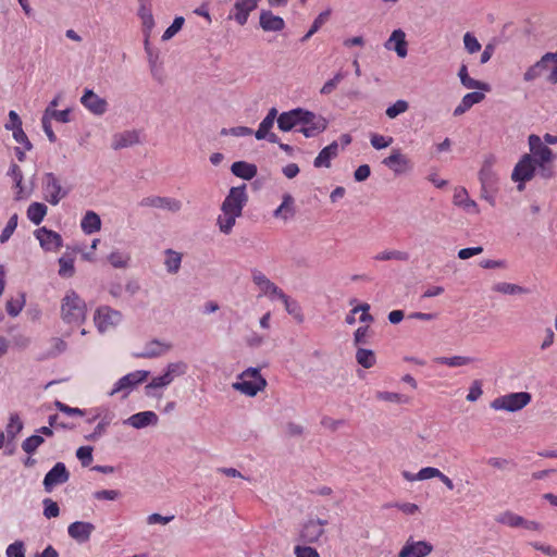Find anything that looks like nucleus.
Segmentation results:
<instances>
[{
	"label": "nucleus",
	"instance_id": "1",
	"mask_svg": "<svg viewBox=\"0 0 557 557\" xmlns=\"http://www.w3.org/2000/svg\"><path fill=\"white\" fill-rule=\"evenodd\" d=\"M87 314L86 302L74 292L69 290L61 302V318L67 324H82Z\"/></svg>",
	"mask_w": 557,
	"mask_h": 557
},
{
	"label": "nucleus",
	"instance_id": "2",
	"mask_svg": "<svg viewBox=\"0 0 557 557\" xmlns=\"http://www.w3.org/2000/svg\"><path fill=\"white\" fill-rule=\"evenodd\" d=\"M267 386L265 379L256 368H249L239 374L237 382L233 384L234 389L246 396L253 397Z\"/></svg>",
	"mask_w": 557,
	"mask_h": 557
},
{
	"label": "nucleus",
	"instance_id": "3",
	"mask_svg": "<svg viewBox=\"0 0 557 557\" xmlns=\"http://www.w3.org/2000/svg\"><path fill=\"white\" fill-rule=\"evenodd\" d=\"M548 63H553L554 65L547 75V82L553 85L557 84V51L545 53L541 60H539L535 64L525 71L523 79L525 82H532L536 79L543 74L544 71L548 69Z\"/></svg>",
	"mask_w": 557,
	"mask_h": 557
},
{
	"label": "nucleus",
	"instance_id": "4",
	"mask_svg": "<svg viewBox=\"0 0 557 557\" xmlns=\"http://www.w3.org/2000/svg\"><path fill=\"white\" fill-rule=\"evenodd\" d=\"M531 394L528 392L510 393L495 398L491 407L495 410L518 411L531 401Z\"/></svg>",
	"mask_w": 557,
	"mask_h": 557
},
{
	"label": "nucleus",
	"instance_id": "5",
	"mask_svg": "<svg viewBox=\"0 0 557 557\" xmlns=\"http://www.w3.org/2000/svg\"><path fill=\"white\" fill-rule=\"evenodd\" d=\"M536 171V162L531 154H523L518 163L515 165L511 180L518 183V190L522 191L525 183L531 181Z\"/></svg>",
	"mask_w": 557,
	"mask_h": 557
},
{
	"label": "nucleus",
	"instance_id": "6",
	"mask_svg": "<svg viewBox=\"0 0 557 557\" xmlns=\"http://www.w3.org/2000/svg\"><path fill=\"white\" fill-rule=\"evenodd\" d=\"M42 190L45 200L52 206H57L69 194V189L61 185L60 180L53 173L45 174Z\"/></svg>",
	"mask_w": 557,
	"mask_h": 557
},
{
	"label": "nucleus",
	"instance_id": "7",
	"mask_svg": "<svg viewBox=\"0 0 557 557\" xmlns=\"http://www.w3.org/2000/svg\"><path fill=\"white\" fill-rule=\"evenodd\" d=\"M329 524V521L320 518H309L299 531V540L306 544L318 543L319 540L324 535V528Z\"/></svg>",
	"mask_w": 557,
	"mask_h": 557
},
{
	"label": "nucleus",
	"instance_id": "8",
	"mask_svg": "<svg viewBox=\"0 0 557 557\" xmlns=\"http://www.w3.org/2000/svg\"><path fill=\"white\" fill-rule=\"evenodd\" d=\"M327 121L310 111L302 110L300 128L298 129L306 137H314L325 131Z\"/></svg>",
	"mask_w": 557,
	"mask_h": 557
},
{
	"label": "nucleus",
	"instance_id": "9",
	"mask_svg": "<svg viewBox=\"0 0 557 557\" xmlns=\"http://www.w3.org/2000/svg\"><path fill=\"white\" fill-rule=\"evenodd\" d=\"M248 201V195L246 193V184L242 186L232 187L228 195L225 197L221 210H227L232 213L242 215L243 208Z\"/></svg>",
	"mask_w": 557,
	"mask_h": 557
},
{
	"label": "nucleus",
	"instance_id": "10",
	"mask_svg": "<svg viewBox=\"0 0 557 557\" xmlns=\"http://www.w3.org/2000/svg\"><path fill=\"white\" fill-rule=\"evenodd\" d=\"M122 314L108 306L99 307L95 313V324L103 333L120 323Z\"/></svg>",
	"mask_w": 557,
	"mask_h": 557
},
{
	"label": "nucleus",
	"instance_id": "11",
	"mask_svg": "<svg viewBox=\"0 0 557 557\" xmlns=\"http://www.w3.org/2000/svg\"><path fill=\"white\" fill-rule=\"evenodd\" d=\"M149 375L148 371L137 370L122 376L115 384L110 395L124 392V397L128 395L129 391L137 384L143 383Z\"/></svg>",
	"mask_w": 557,
	"mask_h": 557
},
{
	"label": "nucleus",
	"instance_id": "12",
	"mask_svg": "<svg viewBox=\"0 0 557 557\" xmlns=\"http://www.w3.org/2000/svg\"><path fill=\"white\" fill-rule=\"evenodd\" d=\"M433 545L428 541H416L413 537H409L397 557H426L433 552Z\"/></svg>",
	"mask_w": 557,
	"mask_h": 557
},
{
	"label": "nucleus",
	"instance_id": "13",
	"mask_svg": "<svg viewBox=\"0 0 557 557\" xmlns=\"http://www.w3.org/2000/svg\"><path fill=\"white\" fill-rule=\"evenodd\" d=\"M70 472L63 462H57L45 475L44 487L45 491L50 493L54 486L67 482Z\"/></svg>",
	"mask_w": 557,
	"mask_h": 557
},
{
	"label": "nucleus",
	"instance_id": "14",
	"mask_svg": "<svg viewBox=\"0 0 557 557\" xmlns=\"http://www.w3.org/2000/svg\"><path fill=\"white\" fill-rule=\"evenodd\" d=\"M259 2L260 0H235L228 18L234 20L238 25L244 26L248 21L249 14L257 9Z\"/></svg>",
	"mask_w": 557,
	"mask_h": 557
},
{
	"label": "nucleus",
	"instance_id": "15",
	"mask_svg": "<svg viewBox=\"0 0 557 557\" xmlns=\"http://www.w3.org/2000/svg\"><path fill=\"white\" fill-rule=\"evenodd\" d=\"M252 282L263 296L280 299L284 295V292L259 270L252 271Z\"/></svg>",
	"mask_w": 557,
	"mask_h": 557
},
{
	"label": "nucleus",
	"instance_id": "16",
	"mask_svg": "<svg viewBox=\"0 0 557 557\" xmlns=\"http://www.w3.org/2000/svg\"><path fill=\"white\" fill-rule=\"evenodd\" d=\"M81 103L95 115H102L108 110L107 100L99 97L91 89H85Z\"/></svg>",
	"mask_w": 557,
	"mask_h": 557
},
{
	"label": "nucleus",
	"instance_id": "17",
	"mask_svg": "<svg viewBox=\"0 0 557 557\" xmlns=\"http://www.w3.org/2000/svg\"><path fill=\"white\" fill-rule=\"evenodd\" d=\"M141 207H151L164 209L171 212H177L182 208V202L171 197L150 196L143 198L139 202Z\"/></svg>",
	"mask_w": 557,
	"mask_h": 557
},
{
	"label": "nucleus",
	"instance_id": "18",
	"mask_svg": "<svg viewBox=\"0 0 557 557\" xmlns=\"http://www.w3.org/2000/svg\"><path fill=\"white\" fill-rule=\"evenodd\" d=\"M382 163L395 174L405 173L412 168L410 160L401 153L400 149H393L391 154L383 159Z\"/></svg>",
	"mask_w": 557,
	"mask_h": 557
},
{
	"label": "nucleus",
	"instance_id": "19",
	"mask_svg": "<svg viewBox=\"0 0 557 557\" xmlns=\"http://www.w3.org/2000/svg\"><path fill=\"white\" fill-rule=\"evenodd\" d=\"M530 154L533 157L535 162L539 161H553L554 153L549 147L542 143L540 136L532 134L529 136Z\"/></svg>",
	"mask_w": 557,
	"mask_h": 557
},
{
	"label": "nucleus",
	"instance_id": "20",
	"mask_svg": "<svg viewBox=\"0 0 557 557\" xmlns=\"http://www.w3.org/2000/svg\"><path fill=\"white\" fill-rule=\"evenodd\" d=\"M40 246L47 251H55L62 246V237L57 232L41 227L35 232Z\"/></svg>",
	"mask_w": 557,
	"mask_h": 557
},
{
	"label": "nucleus",
	"instance_id": "21",
	"mask_svg": "<svg viewBox=\"0 0 557 557\" xmlns=\"http://www.w3.org/2000/svg\"><path fill=\"white\" fill-rule=\"evenodd\" d=\"M94 530L95 525L90 522L75 521L69 525L67 533L76 542L85 543L89 541Z\"/></svg>",
	"mask_w": 557,
	"mask_h": 557
},
{
	"label": "nucleus",
	"instance_id": "22",
	"mask_svg": "<svg viewBox=\"0 0 557 557\" xmlns=\"http://www.w3.org/2000/svg\"><path fill=\"white\" fill-rule=\"evenodd\" d=\"M259 24L264 32H281L285 28V21L270 10H261Z\"/></svg>",
	"mask_w": 557,
	"mask_h": 557
},
{
	"label": "nucleus",
	"instance_id": "23",
	"mask_svg": "<svg viewBox=\"0 0 557 557\" xmlns=\"http://www.w3.org/2000/svg\"><path fill=\"white\" fill-rule=\"evenodd\" d=\"M384 46L387 50H394L399 58H405L408 53L406 34L401 29H395Z\"/></svg>",
	"mask_w": 557,
	"mask_h": 557
},
{
	"label": "nucleus",
	"instance_id": "24",
	"mask_svg": "<svg viewBox=\"0 0 557 557\" xmlns=\"http://www.w3.org/2000/svg\"><path fill=\"white\" fill-rule=\"evenodd\" d=\"M454 205L463 208L469 213L478 214L480 212L479 206L470 199L468 191L465 187H457L453 197Z\"/></svg>",
	"mask_w": 557,
	"mask_h": 557
},
{
	"label": "nucleus",
	"instance_id": "25",
	"mask_svg": "<svg viewBox=\"0 0 557 557\" xmlns=\"http://www.w3.org/2000/svg\"><path fill=\"white\" fill-rule=\"evenodd\" d=\"M302 109H294L288 112H283L277 117L278 128L283 132H288L296 126H300Z\"/></svg>",
	"mask_w": 557,
	"mask_h": 557
},
{
	"label": "nucleus",
	"instance_id": "26",
	"mask_svg": "<svg viewBox=\"0 0 557 557\" xmlns=\"http://www.w3.org/2000/svg\"><path fill=\"white\" fill-rule=\"evenodd\" d=\"M493 159L485 160L482 169L479 172V180L482 184L483 191L495 188L497 184L496 173L493 171Z\"/></svg>",
	"mask_w": 557,
	"mask_h": 557
},
{
	"label": "nucleus",
	"instance_id": "27",
	"mask_svg": "<svg viewBox=\"0 0 557 557\" xmlns=\"http://www.w3.org/2000/svg\"><path fill=\"white\" fill-rule=\"evenodd\" d=\"M337 154L338 144L336 141H333L319 152V154L315 157L313 161V165L315 168H330L332 159L336 158Z\"/></svg>",
	"mask_w": 557,
	"mask_h": 557
},
{
	"label": "nucleus",
	"instance_id": "28",
	"mask_svg": "<svg viewBox=\"0 0 557 557\" xmlns=\"http://www.w3.org/2000/svg\"><path fill=\"white\" fill-rule=\"evenodd\" d=\"M485 98L483 92L472 91L465 95L460 101V103L455 108L454 115L459 116L466 113L469 109H471L474 104L480 103Z\"/></svg>",
	"mask_w": 557,
	"mask_h": 557
},
{
	"label": "nucleus",
	"instance_id": "29",
	"mask_svg": "<svg viewBox=\"0 0 557 557\" xmlns=\"http://www.w3.org/2000/svg\"><path fill=\"white\" fill-rule=\"evenodd\" d=\"M135 429H143L158 422V416L153 411H143L131 416L127 421Z\"/></svg>",
	"mask_w": 557,
	"mask_h": 557
},
{
	"label": "nucleus",
	"instance_id": "30",
	"mask_svg": "<svg viewBox=\"0 0 557 557\" xmlns=\"http://www.w3.org/2000/svg\"><path fill=\"white\" fill-rule=\"evenodd\" d=\"M139 143V134L136 131H126L114 135L112 148L117 150Z\"/></svg>",
	"mask_w": 557,
	"mask_h": 557
},
{
	"label": "nucleus",
	"instance_id": "31",
	"mask_svg": "<svg viewBox=\"0 0 557 557\" xmlns=\"http://www.w3.org/2000/svg\"><path fill=\"white\" fill-rule=\"evenodd\" d=\"M171 348V345L161 343L159 341L149 342L141 352L136 354L137 358H154L165 354Z\"/></svg>",
	"mask_w": 557,
	"mask_h": 557
},
{
	"label": "nucleus",
	"instance_id": "32",
	"mask_svg": "<svg viewBox=\"0 0 557 557\" xmlns=\"http://www.w3.org/2000/svg\"><path fill=\"white\" fill-rule=\"evenodd\" d=\"M231 171L235 176L247 181L257 175V166L245 161L234 162L231 166Z\"/></svg>",
	"mask_w": 557,
	"mask_h": 557
},
{
	"label": "nucleus",
	"instance_id": "33",
	"mask_svg": "<svg viewBox=\"0 0 557 557\" xmlns=\"http://www.w3.org/2000/svg\"><path fill=\"white\" fill-rule=\"evenodd\" d=\"M81 227L83 232L88 235L100 231V216L94 211H87L81 221Z\"/></svg>",
	"mask_w": 557,
	"mask_h": 557
},
{
	"label": "nucleus",
	"instance_id": "34",
	"mask_svg": "<svg viewBox=\"0 0 557 557\" xmlns=\"http://www.w3.org/2000/svg\"><path fill=\"white\" fill-rule=\"evenodd\" d=\"M138 16L140 17L144 27L147 30H151L154 26V20L151 12V0H138Z\"/></svg>",
	"mask_w": 557,
	"mask_h": 557
},
{
	"label": "nucleus",
	"instance_id": "35",
	"mask_svg": "<svg viewBox=\"0 0 557 557\" xmlns=\"http://www.w3.org/2000/svg\"><path fill=\"white\" fill-rule=\"evenodd\" d=\"M434 361L438 364H445L450 368L468 366L474 362V358L468 356L437 357Z\"/></svg>",
	"mask_w": 557,
	"mask_h": 557
},
{
	"label": "nucleus",
	"instance_id": "36",
	"mask_svg": "<svg viewBox=\"0 0 557 557\" xmlns=\"http://www.w3.org/2000/svg\"><path fill=\"white\" fill-rule=\"evenodd\" d=\"M47 214V206L41 202H33L27 209V218L35 225H39Z\"/></svg>",
	"mask_w": 557,
	"mask_h": 557
},
{
	"label": "nucleus",
	"instance_id": "37",
	"mask_svg": "<svg viewBox=\"0 0 557 557\" xmlns=\"http://www.w3.org/2000/svg\"><path fill=\"white\" fill-rule=\"evenodd\" d=\"M238 216L239 215L236 213H232L227 210H222V214H220L218 218V225L220 231L224 234H230Z\"/></svg>",
	"mask_w": 557,
	"mask_h": 557
},
{
	"label": "nucleus",
	"instance_id": "38",
	"mask_svg": "<svg viewBox=\"0 0 557 557\" xmlns=\"http://www.w3.org/2000/svg\"><path fill=\"white\" fill-rule=\"evenodd\" d=\"M280 300H282L286 311L289 314H292L298 322H302L304 315L301 312V308L299 307V305L296 300H292L285 293L280 298Z\"/></svg>",
	"mask_w": 557,
	"mask_h": 557
},
{
	"label": "nucleus",
	"instance_id": "39",
	"mask_svg": "<svg viewBox=\"0 0 557 557\" xmlns=\"http://www.w3.org/2000/svg\"><path fill=\"white\" fill-rule=\"evenodd\" d=\"M357 362L366 369H370L375 364V355L370 349L359 348L356 352Z\"/></svg>",
	"mask_w": 557,
	"mask_h": 557
},
{
	"label": "nucleus",
	"instance_id": "40",
	"mask_svg": "<svg viewBox=\"0 0 557 557\" xmlns=\"http://www.w3.org/2000/svg\"><path fill=\"white\" fill-rule=\"evenodd\" d=\"M493 290L504 294V295H516V294H527L528 289L512 283L502 282L494 285Z\"/></svg>",
	"mask_w": 557,
	"mask_h": 557
},
{
	"label": "nucleus",
	"instance_id": "41",
	"mask_svg": "<svg viewBox=\"0 0 557 557\" xmlns=\"http://www.w3.org/2000/svg\"><path fill=\"white\" fill-rule=\"evenodd\" d=\"M165 255H166V258H165L164 264H165L168 272L176 273L181 268L182 255L174 250H171V249H168L165 251Z\"/></svg>",
	"mask_w": 557,
	"mask_h": 557
},
{
	"label": "nucleus",
	"instance_id": "42",
	"mask_svg": "<svg viewBox=\"0 0 557 557\" xmlns=\"http://www.w3.org/2000/svg\"><path fill=\"white\" fill-rule=\"evenodd\" d=\"M293 203L294 199L289 194L284 195L283 202L281 206L274 211L275 218H282L284 220L288 219L293 214Z\"/></svg>",
	"mask_w": 557,
	"mask_h": 557
},
{
	"label": "nucleus",
	"instance_id": "43",
	"mask_svg": "<svg viewBox=\"0 0 557 557\" xmlns=\"http://www.w3.org/2000/svg\"><path fill=\"white\" fill-rule=\"evenodd\" d=\"M497 522L510 528H519L523 523V517L511 511H505L497 517Z\"/></svg>",
	"mask_w": 557,
	"mask_h": 557
},
{
	"label": "nucleus",
	"instance_id": "44",
	"mask_svg": "<svg viewBox=\"0 0 557 557\" xmlns=\"http://www.w3.org/2000/svg\"><path fill=\"white\" fill-rule=\"evenodd\" d=\"M377 261H388V260H397V261H407L409 259V255L405 251L400 250H384L375 255L374 257Z\"/></svg>",
	"mask_w": 557,
	"mask_h": 557
},
{
	"label": "nucleus",
	"instance_id": "45",
	"mask_svg": "<svg viewBox=\"0 0 557 557\" xmlns=\"http://www.w3.org/2000/svg\"><path fill=\"white\" fill-rule=\"evenodd\" d=\"M9 175L12 177V180L15 184V188L17 189L16 199H21L23 197L22 196V194H23V187H22L23 173H22L21 168L17 164L13 163L10 166Z\"/></svg>",
	"mask_w": 557,
	"mask_h": 557
},
{
	"label": "nucleus",
	"instance_id": "46",
	"mask_svg": "<svg viewBox=\"0 0 557 557\" xmlns=\"http://www.w3.org/2000/svg\"><path fill=\"white\" fill-rule=\"evenodd\" d=\"M375 397L379 400L388 401V403H397V404H407L409 398L403 394L394 393V392H376Z\"/></svg>",
	"mask_w": 557,
	"mask_h": 557
},
{
	"label": "nucleus",
	"instance_id": "47",
	"mask_svg": "<svg viewBox=\"0 0 557 557\" xmlns=\"http://www.w3.org/2000/svg\"><path fill=\"white\" fill-rule=\"evenodd\" d=\"M23 422L17 413H11L7 425L8 436L13 440L22 431Z\"/></svg>",
	"mask_w": 557,
	"mask_h": 557
},
{
	"label": "nucleus",
	"instance_id": "48",
	"mask_svg": "<svg viewBox=\"0 0 557 557\" xmlns=\"http://www.w3.org/2000/svg\"><path fill=\"white\" fill-rule=\"evenodd\" d=\"M108 259L113 268L124 269L127 267L131 257L129 255L121 251H113L109 255Z\"/></svg>",
	"mask_w": 557,
	"mask_h": 557
},
{
	"label": "nucleus",
	"instance_id": "49",
	"mask_svg": "<svg viewBox=\"0 0 557 557\" xmlns=\"http://www.w3.org/2000/svg\"><path fill=\"white\" fill-rule=\"evenodd\" d=\"M44 443V437H41L40 435H32L29 437H27L23 443H22V449L28 454V455H32L34 454L37 448Z\"/></svg>",
	"mask_w": 557,
	"mask_h": 557
},
{
	"label": "nucleus",
	"instance_id": "50",
	"mask_svg": "<svg viewBox=\"0 0 557 557\" xmlns=\"http://www.w3.org/2000/svg\"><path fill=\"white\" fill-rule=\"evenodd\" d=\"M344 78H345V73H343V72L336 73L333 78H331L324 83V85L320 89L321 95L332 94Z\"/></svg>",
	"mask_w": 557,
	"mask_h": 557
},
{
	"label": "nucleus",
	"instance_id": "51",
	"mask_svg": "<svg viewBox=\"0 0 557 557\" xmlns=\"http://www.w3.org/2000/svg\"><path fill=\"white\" fill-rule=\"evenodd\" d=\"M17 227V214H13L0 234V244L7 243Z\"/></svg>",
	"mask_w": 557,
	"mask_h": 557
},
{
	"label": "nucleus",
	"instance_id": "52",
	"mask_svg": "<svg viewBox=\"0 0 557 557\" xmlns=\"http://www.w3.org/2000/svg\"><path fill=\"white\" fill-rule=\"evenodd\" d=\"M44 115H48L49 120H55L61 123H66L70 121V110H57L52 108H47L44 112Z\"/></svg>",
	"mask_w": 557,
	"mask_h": 557
},
{
	"label": "nucleus",
	"instance_id": "53",
	"mask_svg": "<svg viewBox=\"0 0 557 557\" xmlns=\"http://www.w3.org/2000/svg\"><path fill=\"white\" fill-rule=\"evenodd\" d=\"M184 22L185 20L183 16H176L173 23L164 30L162 35V40H169L174 35H176V33H178L182 29Z\"/></svg>",
	"mask_w": 557,
	"mask_h": 557
},
{
	"label": "nucleus",
	"instance_id": "54",
	"mask_svg": "<svg viewBox=\"0 0 557 557\" xmlns=\"http://www.w3.org/2000/svg\"><path fill=\"white\" fill-rule=\"evenodd\" d=\"M409 106H408V102L405 101V100H397L394 104L389 106L387 109H386V115L389 117V119H395L397 117L399 114L406 112L408 110Z\"/></svg>",
	"mask_w": 557,
	"mask_h": 557
},
{
	"label": "nucleus",
	"instance_id": "55",
	"mask_svg": "<svg viewBox=\"0 0 557 557\" xmlns=\"http://www.w3.org/2000/svg\"><path fill=\"white\" fill-rule=\"evenodd\" d=\"M393 141H394L393 137L383 136L380 134H372L370 137V143H371L372 147L377 150L387 148L388 146L392 145Z\"/></svg>",
	"mask_w": 557,
	"mask_h": 557
},
{
	"label": "nucleus",
	"instance_id": "56",
	"mask_svg": "<svg viewBox=\"0 0 557 557\" xmlns=\"http://www.w3.org/2000/svg\"><path fill=\"white\" fill-rule=\"evenodd\" d=\"M59 274L63 277H71L74 274V261L71 258L62 257L59 259Z\"/></svg>",
	"mask_w": 557,
	"mask_h": 557
},
{
	"label": "nucleus",
	"instance_id": "57",
	"mask_svg": "<svg viewBox=\"0 0 557 557\" xmlns=\"http://www.w3.org/2000/svg\"><path fill=\"white\" fill-rule=\"evenodd\" d=\"M44 504V515L46 518H57L60 515L59 505L52 500L51 498H46L42 502Z\"/></svg>",
	"mask_w": 557,
	"mask_h": 557
},
{
	"label": "nucleus",
	"instance_id": "58",
	"mask_svg": "<svg viewBox=\"0 0 557 557\" xmlns=\"http://www.w3.org/2000/svg\"><path fill=\"white\" fill-rule=\"evenodd\" d=\"M463 44H465L466 50L470 54H473V53H475V52L481 50V44L479 42V40L471 33H466L465 34V36H463Z\"/></svg>",
	"mask_w": 557,
	"mask_h": 557
},
{
	"label": "nucleus",
	"instance_id": "59",
	"mask_svg": "<svg viewBox=\"0 0 557 557\" xmlns=\"http://www.w3.org/2000/svg\"><path fill=\"white\" fill-rule=\"evenodd\" d=\"M553 161H546V162H543V161H539L536 162V169H537V173L541 177L545 178V180H548V178H552L554 176V166H553Z\"/></svg>",
	"mask_w": 557,
	"mask_h": 557
},
{
	"label": "nucleus",
	"instance_id": "60",
	"mask_svg": "<svg viewBox=\"0 0 557 557\" xmlns=\"http://www.w3.org/2000/svg\"><path fill=\"white\" fill-rule=\"evenodd\" d=\"M54 406L59 411H61L70 417H83L84 416V411L82 409L70 407L69 405H66L60 400H55Z\"/></svg>",
	"mask_w": 557,
	"mask_h": 557
},
{
	"label": "nucleus",
	"instance_id": "61",
	"mask_svg": "<svg viewBox=\"0 0 557 557\" xmlns=\"http://www.w3.org/2000/svg\"><path fill=\"white\" fill-rule=\"evenodd\" d=\"M294 554L296 557H320L319 552L308 545H296Z\"/></svg>",
	"mask_w": 557,
	"mask_h": 557
},
{
	"label": "nucleus",
	"instance_id": "62",
	"mask_svg": "<svg viewBox=\"0 0 557 557\" xmlns=\"http://www.w3.org/2000/svg\"><path fill=\"white\" fill-rule=\"evenodd\" d=\"M76 457L87 467L92 461V448L90 446H82L76 450Z\"/></svg>",
	"mask_w": 557,
	"mask_h": 557
},
{
	"label": "nucleus",
	"instance_id": "63",
	"mask_svg": "<svg viewBox=\"0 0 557 557\" xmlns=\"http://www.w3.org/2000/svg\"><path fill=\"white\" fill-rule=\"evenodd\" d=\"M273 124L274 123L270 119L264 117L259 124L257 132L255 133L256 138L258 140L265 139L268 133H270L271 128L273 127Z\"/></svg>",
	"mask_w": 557,
	"mask_h": 557
},
{
	"label": "nucleus",
	"instance_id": "64",
	"mask_svg": "<svg viewBox=\"0 0 557 557\" xmlns=\"http://www.w3.org/2000/svg\"><path fill=\"white\" fill-rule=\"evenodd\" d=\"M7 557H25V548L23 542H14L7 548Z\"/></svg>",
	"mask_w": 557,
	"mask_h": 557
}]
</instances>
